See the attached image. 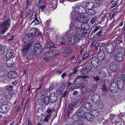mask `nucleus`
I'll use <instances>...</instances> for the list:
<instances>
[{"instance_id": "obj_8", "label": "nucleus", "mask_w": 125, "mask_h": 125, "mask_svg": "<svg viewBox=\"0 0 125 125\" xmlns=\"http://www.w3.org/2000/svg\"><path fill=\"white\" fill-rule=\"evenodd\" d=\"M83 113L82 110L80 108L74 115L73 118L74 119H78L79 117L83 118Z\"/></svg>"}, {"instance_id": "obj_5", "label": "nucleus", "mask_w": 125, "mask_h": 125, "mask_svg": "<svg viewBox=\"0 0 125 125\" xmlns=\"http://www.w3.org/2000/svg\"><path fill=\"white\" fill-rule=\"evenodd\" d=\"M87 77V76H83L82 75L78 76L74 81V83L75 85L81 84L83 83V79L86 78Z\"/></svg>"}, {"instance_id": "obj_19", "label": "nucleus", "mask_w": 125, "mask_h": 125, "mask_svg": "<svg viewBox=\"0 0 125 125\" xmlns=\"http://www.w3.org/2000/svg\"><path fill=\"white\" fill-rule=\"evenodd\" d=\"M83 104L84 107L87 110H90L92 108V105L89 103L85 102L83 103Z\"/></svg>"}, {"instance_id": "obj_14", "label": "nucleus", "mask_w": 125, "mask_h": 125, "mask_svg": "<svg viewBox=\"0 0 125 125\" xmlns=\"http://www.w3.org/2000/svg\"><path fill=\"white\" fill-rule=\"evenodd\" d=\"M84 115L85 118L88 121H92L94 118L93 115H91L89 112H85L84 113Z\"/></svg>"}, {"instance_id": "obj_25", "label": "nucleus", "mask_w": 125, "mask_h": 125, "mask_svg": "<svg viewBox=\"0 0 125 125\" xmlns=\"http://www.w3.org/2000/svg\"><path fill=\"white\" fill-rule=\"evenodd\" d=\"M74 104V103L72 102V103L69 105L68 109V112L67 113V114L65 115V116H66L68 118L69 117V112L71 111L73 109V106Z\"/></svg>"}, {"instance_id": "obj_7", "label": "nucleus", "mask_w": 125, "mask_h": 125, "mask_svg": "<svg viewBox=\"0 0 125 125\" xmlns=\"http://www.w3.org/2000/svg\"><path fill=\"white\" fill-rule=\"evenodd\" d=\"M76 32L75 36H79L80 39H81V37H84V31L81 28L78 27L75 30Z\"/></svg>"}, {"instance_id": "obj_4", "label": "nucleus", "mask_w": 125, "mask_h": 125, "mask_svg": "<svg viewBox=\"0 0 125 125\" xmlns=\"http://www.w3.org/2000/svg\"><path fill=\"white\" fill-rule=\"evenodd\" d=\"M114 44L112 43L108 44L105 46V48L106 51L110 53H111L115 48Z\"/></svg>"}, {"instance_id": "obj_48", "label": "nucleus", "mask_w": 125, "mask_h": 125, "mask_svg": "<svg viewBox=\"0 0 125 125\" xmlns=\"http://www.w3.org/2000/svg\"><path fill=\"white\" fill-rule=\"evenodd\" d=\"M83 46H81V50L80 53L82 54V53H84L85 52V50L86 49L85 47L84 46L82 48Z\"/></svg>"}, {"instance_id": "obj_50", "label": "nucleus", "mask_w": 125, "mask_h": 125, "mask_svg": "<svg viewBox=\"0 0 125 125\" xmlns=\"http://www.w3.org/2000/svg\"><path fill=\"white\" fill-rule=\"evenodd\" d=\"M96 3L98 5L101 4L103 2L102 0H95Z\"/></svg>"}, {"instance_id": "obj_38", "label": "nucleus", "mask_w": 125, "mask_h": 125, "mask_svg": "<svg viewBox=\"0 0 125 125\" xmlns=\"http://www.w3.org/2000/svg\"><path fill=\"white\" fill-rule=\"evenodd\" d=\"M75 123L77 125H83V122L79 119L76 120Z\"/></svg>"}, {"instance_id": "obj_55", "label": "nucleus", "mask_w": 125, "mask_h": 125, "mask_svg": "<svg viewBox=\"0 0 125 125\" xmlns=\"http://www.w3.org/2000/svg\"><path fill=\"white\" fill-rule=\"evenodd\" d=\"M6 88L9 91L12 90V85L9 86H7L6 87Z\"/></svg>"}, {"instance_id": "obj_20", "label": "nucleus", "mask_w": 125, "mask_h": 125, "mask_svg": "<svg viewBox=\"0 0 125 125\" xmlns=\"http://www.w3.org/2000/svg\"><path fill=\"white\" fill-rule=\"evenodd\" d=\"M100 97L99 95L95 94L93 95L92 97V100L93 102L97 103L100 100Z\"/></svg>"}, {"instance_id": "obj_3", "label": "nucleus", "mask_w": 125, "mask_h": 125, "mask_svg": "<svg viewBox=\"0 0 125 125\" xmlns=\"http://www.w3.org/2000/svg\"><path fill=\"white\" fill-rule=\"evenodd\" d=\"M80 40L78 36H77L74 35L69 38L68 42L70 44L72 45L79 42Z\"/></svg>"}, {"instance_id": "obj_22", "label": "nucleus", "mask_w": 125, "mask_h": 125, "mask_svg": "<svg viewBox=\"0 0 125 125\" xmlns=\"http://www.w3.org/2000/svg\"><path fill=\"white\" fill-rule=\"evenodd\" d=\"M41 46L38 42H36L34 46V51L37 52L38 50L40 51L41 49Z\"/></svg>"}, {"instance_id": "obj_6", "label": "nucleus", "mask_w": 125, "mask_h": 125, "mask_svg": "<svg viewBox=\"0 0 125 125\" xmlns=\"http://www.w3.org/2000/svg\"><path fill=\"white\" fill-rule=\"evenodd\" d=\"M88 62H91L93 66L95 68L97 67L99 64L98 60L96 57H94L91 59H90Z\"/></svg>"}, {"instance_id": "obj_11", "label": "nucleus", "mask_w": 125, "mask_h": 125, "mask_svg": "<svg viewBox=\"0 0 125 125\" xmlns=\"http://www.w3.org/2000/svg\"><path fill=\"white\" fill-rule=\"evenodd\" d=\"M23 47L22 50V52L24 53L25 54V53H27L29 50L30 48L31 44L30 43H24L23 44Z\"/></svg>"}, {"instance_id": "obj_51", "label": "nucleus", "mask_w": 125, "mask_h": 125, "mask_svg": "<svg viewBox=\"0 0 125 125\" xmlns=\"http://www.w3.org/2000/svg\"><path fill=\"white\" fill-rule=\"evenodd\" d=\"M100 45V43L99 42H96L94 45V48L95 49H98V47Z\"/></svg>"}, {"instance_id": "obj_37", "label": "nucleus", "mask_w": 125, "mask_h": 125, "mask_svg": "<svg viewBox=\"0 0 125 125\" xmlns=\"http://www.w3.org/2000/svg\"><path fill=\"white\" fill-rule=\"evenodd\" d=\"M96 12L93 9H89L88 13L89 15H94Z\"/></svg>"}, {"instance_id": "obj_32", "label": "nucleus", "mask_w": 125, "mask_h": 125, "mask_svg": "<svg viewBox=\"0 0 125 125\" xmlns=\"http://www.w3.org/2000/svg\"><path fill=\"white\" fill-rule=\"evenodd\" d=\"M40 22L37 19V17H36L34 19L32 22L31 24H33L34 25L38 24Z\"/></svg>"}, {"instance_id": "obj_52", "label": "nucleus", "mask_w": 125, "mask_h": 125, "mask_svg": "<svg viewBox=\"0 0 125 125\" xmlns=\"http://www.w3.org/2000/svg\"><path fill=\"white\" fill-rule=\"evenodd\" d=\"M67 35L66 34L65 36V37H64L63 38V39H64V40L63 41H61V43L62 44H63L65 43V41L66 40V38H67Z\"/></svg>"}, {"instance_id": "obj_34", "label": "nucleus", "mask_w": 125, "mask_h": 125, "mask_svg": "<svg viewBox=\"0 0 125 125\" xmlns=\"http://www.w3.org/2000/svg\"><path fill=\"white\" fill-rule=\"evenodd\" d=\"M5 48L4 46H0V55L4 54L5 52Z\"/></svg>"}, {"instance_id": "obj_26", "label": "nucleus", "mask_w": 125, "mask_h": 125, "mask_svg": "<svg viewBox=\"0 0 125 125\" xmlns=\"http://www.w3.org/2000/svg\"><path fill=\"white\" fill-rule=\"evenodd\" d=\"M90 63L88 61L87 63H86L85 65V70L88 71L91 70L92 68V66Z\"/></svg>"}, {"instance_id": "obj_9", "label": "nucleus", "mask_w": 125, "mask_h": 125, "mask_svg": "<svg viewBox=\"0 0 125 125\" xmlns=\"http://www.w3.org/2000/svg\"><path fill=\"white\" fill-rule=\"evenodd\" d=\"M124 56L120 52H118L115 55V59L116 61L120 62H122L124 59Z\"/></svg>"}, {"instance_id": "obj_43", "label": "nucleus", "mask_w": 125, "mask_h": 125, "mask_svg": "<svg viewBox=\"0 0 125 125\" xmlns=\"http://www.w3.org/2000/svg\"><path fill=\"white\" fill-rule=\"evenodd\" d=\"M81 91H82V95L84 94L85 93V92L86 91V88L84 86L82 87L81 89Z\"/></svg>"}, {"instance_id": "obj_13", "label": "nucleus", "mask_w": 125, "mask_h": 125, "mask_svg": "<svg viewBox=\"0 0 125 125\" xmlns=\"http://www.w3.org/2000/svg\"><path fill=\"white\" fill-rule=\"evenodd\" d=\"M54 53L53 52H47L45 55V56L46 57H44L43 58L44 59L45 61H47L49 59V58L51 57L54 55H56L58 54L57 53H56V54H54Z\"/></svg>"}, {"instance_id": "obj_29", "label": "nucleus", "mask_w": 125, "mask_h": 125, "mask_svg": "<svg viewBox=\"0 0 125 125\" xmlns=\"http://www.w3.org/2000/svg\"><path fill=\"white\" fill-rule=\"evenodd\" d=\"M99 76L100 78H103L105 77L106 76V73L103 71H100L99 73Z\"/></svg>"}, {"instance_id": "obj_36", "label": "nucleus", "mask_w": 125, "mask_h": 125, "mask_svg": "<svg viewBox=\"0 0 125 125\" xmlns=\"http://www.w3.org/2000/svg\"><path fill=\"white\" fill-rule=\"evenodd\" d=\"M34 52L33 51H30L29 53V56H30L31 58L34 55H36L37 54L36 51H35Z\"/></svg>"}, {"instance_id": "obj_53", "label": "nucleus", "mask_w": 125, "mask_h": 125, "mask_svg": "<svg viewBox=\"0 0 125 125\" xmlns=\"http://www.w3.org/2000/svg\"><path fill=\"white\" fill-rule=\"evenodd\" d=\"M47 91L46 90H43L41 92V94L42 96H45L46 94Z\"/></svg>"}, {"instance_id": "obj_21", "label": "nucleus", "mask_w": 125, "mask_h": 125, "mask_svg": "<svg viewBox=\"0 0 125 125\" xmlns=\"http://www.w3.org/2000/svg\"><path fill=\"white\" fill-rule=\"evenodd\" d=\"M8 76L10 79L15 78L18 77V74L15 72H10L8 73Z\"/></svg>"}, {"instance_id": "obj_35", "label": "nucleus", "mask_w": 125, "mask_h": 125, "mask_svg": "<svg viewBox=\"0 0 125 125\" xmlns=\"http://www.w3.org/2000/svg\"><path fill=\"white\" fill-rule=\"evenodd\" d=\"M118 87H114V86H112L110 88L111 91L113 93H115L117 92L118 90Z\"/></svg>"}, {"instance_id": "obj_27", "label": "nucleus", "mask_w": 125, "mask_h": 125, "mask_svg": "<svg viewBox=\"0 0 125 125\" xmlns=\"http://www.w3.org/2000/svg\"><path fill=\"white\" fill-rule=\"evenodd\" d=\"M36 29L35 28H34L32 29L28 34V35L29 36H31L34 35L37 32Z\"/></svg>"}, {"instance_id": "obj_45", "label": "nucleus", "mask_w": 125, "mask_h": 125, "mask_svg": "<svg viewBox=\"0 0 125 125\" xmlns=\"http://www.w3.org/2000/svg\"><path fill=\"white\" fill-rule=\"evenodd\" d=\"M88 72V71H86L85 70H83L81 72V73L82 74L84 75V76H87V78L88 77L87 76Z\"/></svg>"}, {"instance_id": "obj_40", "label": "nucleus", "mask_w": 125, "mask_h": 125, "mask_svg": "<svg viewBox=\"0 0 125 125\" xmlns=\"http://www.w3.org/2000/svg\"><path fill=\"white\" fill-rule=\"evenodd\" d=\"M114 86V87H118V85H117V84H116V82H114L112 83H111L110 84L109 87L110 88L112 86Z\"/></svg>"}, {"instance_id": "obj_23", "label": "nucleus", "mask_w": 125, "mask_h": 125, "mask_svg": "<svg viewBox=\"0 0 125 125\" xmlns=\"http://www.w3.org/2000/svg\"><path fill=\"white\" fill-rule=\"evenodd\" d=\"M104 54V52L99 53L97 55V59L100 61L103 60L105 58Z\"/></svg>"}, {"instance_id": "obj_56", "label": "nucleus", "mask_w": 125, "mask_h": 125, "mask_svg": "<svg viewBox=\"0 0 125 125\" xmlns=\"http://www.w3.org/2000/svg\"><path fill=\"white\" fill-rule=\"evenodd\" d=\"M31 13V11L30 10H29L28 11H27L26 13L25 14V17H28L29 15Z\"/></svg>"}, {"instance_id": "obj_46", "label": "nucleus", "mask_w": 125, "mask_h": 125, "mask_svg": "<svg viewBox=\"0 0 125 125\" xmlns=\"http://www.w3.org/2000/svg\"><path fill=\"white\" fill-rule=\"evenodd\" d=\"M71 74L69 75V77H73L74 76V74H75L77 72V70H75Z\"/></svg>"}, {"instance_id": "obj_28", "label": "nucleus", "mask_w": 125, "mask_h": 125, "mask_svg": "<svg viewBox=\"0 0 125 125\" xmlns=\"http://www.w3.org/2000/svg\"><path fill=\"white\" fill-rule=\"evenodd\" d=\"M83 102V100L82 98H78L75 104V107H76L80 105Z\"/></svg>"}, {"instance_id": "obj_59", "label": "nucleus", "mask_w": 125, "mask_h": 125, "mask_svg": "<svg viewBox=\"0 0 125 125\" xmlns=\"http://www.w3.org/2000/svg\"><path fill=\"white\" fill-rule=\"evenodd\" d=\"M123 39L122 38H120L117 40L116 41V42L118 43H121L122 42Z\"/></svg>"}, {"instance_id": "obj_33", "label": "nucleus", "mask_w": 125, "mask_h": 125, "mask_svg": "<svg viewBox=\"0 0 125 125\" xmlns=\"http://www.w3.org/2000/svg\"><path fill=\"white\" fill-rule=\"evenodd\" d=\"M55 88V86L53 84H52L50 85L49 88L47 89V91L49 92H50Z\"/></svg>"}, {"instance_id": "obj_61", "label": "nucleus", "mask_w": 125, "mask_h": 125, "mask_svg": "<svg viewBox=\"0 0 125 125\" xmlns=\"http://www.w3.org/2000/svg\"><path fill=\"white\" fill-rule=\"evenodd\" d=\"M94 79L97 82H98V81L100 80V78L97 76L96 77H93Z\"/></svg>"}, {"instance_id": "obj_31", "label": "nucleus", "mask_w": 125, "mask_h": 125, "mask_svg": "<svg viewBox=\"0 0 125 125\" xmlns=\"http://www.w3.org/2000/svg\"><path fill=\"white\" fill-rule=\"evenodd\" d=\"M44 103L43 104L47 105L49 103V97L48 96L43 97Z\"/></svg>"}, {"instance_id": "obj_16", "label": "nucleus", "mask_w": 125, "mask_h": 125, "mask_svg": "<svg viewBox=\"0 0 125 125\" xmlns=\"http://www.w3.org/2000/svg\"><path fill=\"white\" fill-rule=\"evenodd\" d=\"M109 68L113 72L116 71L118 68L117 65L114 62L111 63Z\"/></svg>"}, {"instance_id": "obj_42", "label": "nucleus", "mask_w": 125, "mask_h": 125, "mask_svg": "<svg viewBox=\"0 0 125 125\" xmlns=\"http://www.w3.org/2000/svg\"><path fill=\"white\" fill-rule=\"evenodd\" d=\"M46 7V6L45 5H42L40 6L39 9V11H41V12L43 11Z\"/></svg>"}, {"instance_id": "obj_44", "label": "nucleus", "mask_w": 125, "mask_h": 125, "mask_svg": "<svg viewBox=\"0 0 125 125\" xmlns=\"http://www.w3.org/2000/svg\"><path fill=\"white\" fill-rule=\"evenodd\" d=\"M43 97L41 98H38V102L40 104H42L44 103L43 100Z\"/></svg>"}, {"instance_id": "obj_49", "label": "nucleus", "mask_w": 125, "mask_h": 125, "mask_svg": "<svg viewBox=\"0 0 125 125\" xmlns=\"http://www.w3.org/2000/svg\"><path fill=\"white\" fill-rule=\"evenodd\" d=\"M51 116L50 115H49L46 116L44 119V121L47 122L48 123V120L50 118Z\"/></svg>"}, {"instance_id": "obj_41", "label": "nucleus", "mask_w": 125, "mask_h": 125, "mask_svg": "<svg viewBox=\"0 0 125 125\" xmlns=\"http://www.w3.org/2000/svg\"><path fill=\"white\" fill-rule=\"evenodd\" d=\"M97 19V17L96 16H95L92 18L91 21V23L92 24H94L95 22Z\"/></svg>"}, {"instance_id": "obj_58", "label": "nucleus", "mask_w": 125, "mask_h": 125, "mask_svg": "<svg viewBox=\"0 0 125 125\" xmlns=\"http://www.w3.org/2000/svg\"><path fill=\"white\" fill-rule=\"evenodd\" d=\"M83 60L82 58V57L81 58L80 57L78 58L76 60V62L78 63L82 61Z\"/></svg>"}, {"instance_id": "obj_24", "label": "nucleus", "mask_w": 125, "mask_h": 125, "mask_svg": "<svg viewBox=\"0 0 125 125\" xmlns=\"http://www.w3.org/2000/svg\"><path fill=\"white\" fill-rule=\"evenodd\" d=\"M85 6L89 9H92L94 6V3L92 2H90L86 4Z\"/></svg>"}, {"instance_id": "obj_15", "label": "nucleus", "mask_w": 125, "mask_h": 125, "mask_svg": "<svg viewBox=\"0 0 125 125\" xmlns=\"http://www.w3.org/2000/svg\"><path fill=\"white\" fill-rule=\"evenodd\" d=\"M13 50H9L6 54V59L7 60H11V59H12V57L13 56Z\"/></svg>"}, {"instance_id": "obj_63", "label": "nucleus", "mask_w": 125, "mask_h": 125, "mask_svg": "<svg viewBox=\"0 0 125 125\" xmlns=\"http://www.w3.org/2000/svg\"><path fill=\"white\" fill-rule=\"evenodd\" d=\"M28 125H32L29 118H28Z\"/></svg>"}, {"instance_id": "obj_10", "label": "nucleus", "mask_w": 125, "mask_h": 125, "mask_svg": "<svg viewBox=\"0 0 125 125\" xmlns=\"http://www.w3.org/2000/svg\"><path fill=\"white\" fill-rule=\"evenodd\" d=\"M9 109V106L7 104H3L0 106V112L2 113H6Z\"/></svg>"}, {"instance_id": "obj_47", "label": "nucleus", "mask_w": 125, "mask_h": 125, "mask_svg": "<svg viewBox=\"0 0 125 125\" xmlns=\"http://www.w3.org/2000/svg\"><path fill=\"white\" fill-rule=\"evenodd\" d=\"M107 87H107L105 84H104L102 86V91L104 92L107 91L108 90Z\"/></svg>"}, {"instance_id": "obj_62", "label": "nucleus", "mask_w": 125, "mask_h": 125, "mask_svg": "<svg viewBox=\"0 0 125 125\" xmlns=\"http://www.w3.org/2000/svg\"><path fill=\"white\" fill-rule=\"evenodd\" d=\"M35 14H34V12H33L32 14L30 20H32L33 19L35 18Z\"/></svg>"}, {"instance_id": "obj_60", "label": "nucleus", "mask_w": 125, "mask_h": 125, "mask_svg": "<svg viewBox=\"0 0 125 125\" xmlns=\"http://www.w3.org/2000/svg\"><path fill=\"white\" fill-rule=\"evenodd\" d=\"M89 55L88 54H85L84 56L83 59V60H85L88 57Z\"/></svg>"}, {"instance_id": "obj_12", "label": "nucleus", "mask_w": 125, "mask_h": 125, "mask_svg": "<svg viewBox=\"0 0 125 125\" xmlns=\"http://www.w3.org/2000/svg\"><path fill=\"white\" fill-rule=\"evenodd\" d=\"M50 100L51 102L55 103L57 100V96L55 95V93L52 92L49 95Z\"/></svg>"}, {"instance_id": "obj_39", "label": "nucleus", "mask_w": 125, "mask_h": 125, "mask_svg": "<svg viewBox=\"0 0 125 125\" xmlns=\"http://www.w3.org/2000/svg\"><path fill=\"white\" fill-rule=\"evenodd\" d=\"M8 60L6 62V65L7 67H11L12 64H13V63H11L10 62V60Z\"/></svg>"}, {"instance_id": "obj_54", "label": "nucleus", "mask_w": 125, "mask_h": 125, "mask_svg": "<svg viewBox=\"0 0 125 125\" xmlns=\"http://www.w3.org/2000/svg\"><path fill=\"white\" fill-rule=\"evenodd\" d=\"M4 96L6 98L7 100H8L9 96V94L7 92H6L4 95Z\"/></svg>"}, {"instance_id": "obj_2", "label": "nucleus", "mask_w": 125, "mask_h": 125, "mask_svg": "<svg viewBox=\"0 0 125 125\" xmlns=\"http://www.w3.org/2000/svg\"><path fill=\"white\" fill-rule=\"evenodd\" d=\"M10 19L8 18L5 20L4 21L0 23V33H3L7 31L10 26Z\"/></svg>"}, {"instance_id": "obj_1", "label": "nucleus", "mask_w": 125, "mask_h": 125, "mask_svg": "<svg viewBox=\"0 0 125 125\" xmlns=\"http://www.w3.org/2000/svg\"><path fill=\"white\" fill-rule=\"evenodd\" d=\"M75 11L76 12H72L71 14V17L74 20H76L78 22L83 23V25L84 27L83 29L87 31L89 29L88 25L86 23V27H85L84 25H85V23L84 24L86 21V17L83 15H80L78 13L84 14L86 11V9L82 6H79L75 7Z\"/></svg>"}, {"instance_id": "obj_17", "label": "nucleus", "mask_w": 125, "mask_h": 125, "mask_svg": "<svg viewBox=\"0 0 125 125\" xmlns=\"http://www.w3.org/2000/svg\"><path fill=\"white\" fill-rule=\"evenodd\" d=\"M117 84L119 88L122 89L123 87V81L121 77H118L117 79Z\"/></svg>"}, {"instance_id": "obj_30", "label": "nucleus", "mask_w": 125, "mask_h": 125, "mask_svg": "<svg viewBox=\"0 0 125 125\" xmlns=\"http://www.w3.org/2000/svg\"><path fill=\"white\" fill-rule=\"evenodd\" d=\"M47 48H53L54 47L53 43L50 42H47L45 44Z\"/></svg>"}, {"instance_id": "obj_57", "label": "nucleus", "mask_w": 125, "mask_h": 125, "mask_svg": "<svg viewBox=\"0 0 125 125\" xmlns=\"http://www.w3.org/2000/svg\"><path fill=\"white\" fill-rule=\"evenodd\" d=\"M94 112H95L94 113L93 115V116H97L99 115V113L96 111H94Z\"/></svg>"}, {"instance_id": "obj_64", "label": "nucleus", "mask_w": 125, "mask_h": 125, "mask_svg": "<svg viewBox=\"0 0 125 125\" xmlns=\"http://www.w3.org/2000/svg\"><path fill=\"white\" fill-rule=\"evenodd\" d=\"M52 111V110L51 109L48 108L47 109V111L48 113H50Z\"/></svg>"}, {"instance_id": "obj_18", "label": "nucleus", "mask_w": 125, "mask_h": 125, "mask_svg": "<svg viewBox=\"0 0 125 125\" xmlns=\"http://www.w3.org/2000/svg\"><path fill=\"white\" fill-rule=\"evenodd\" d=\"M61 49L62 52L67 53L72 52L73 51L72 49L68 46L65 48L62 47Z\"/></svg>"}]
</instances>
